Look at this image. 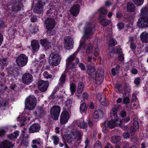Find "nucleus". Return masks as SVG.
<instances>
[{
    "instance_id": "36",
    "label": "nucleus",
    "mask_w": 148,
    "mask_h": 148,
    "mask_svg": "<svg viewBox=\"0 0 148 148\" xmlns=\"http://www.w3.org/2000/svg\"><path fill=\"white\" fill-rule=\"evenodd\" d=\"M100 23L103 27H105L110 23V21L104 18H103L100 21Z\"/></svg>"
},
{
    "instance_id": "42",
    "label": "nucleus",
    "mask_w": 148,
    "mask_h": 148,
    "mask_svg": "<svg viewBox=\"0 0 148 148\" xmlns=\"http://www.w3.org/2000/svg\"><path fill=\"white\" fill-rule=\"evenodd\" d=\"M70 89L72 94H73L76 90V86L74 83H72L70 84Z\"/></svg>"
},
{
    "instance_id": "43",
    "label": "nucleus",
    "mask_w": 148,
    "mask_h": 148,
    "mask_svg": "<svg viewBox=\"0 0 148 148\" xmlns=\"http://www.w3.org/2000/svg\"><path fill=\"white\" fill-rule=\"evenodd\" d=\"M72 101L69 99L67 100V101H66V105L68 110H69L71 108L72 106Z\"/></svg>"
},
{
    "instance_id": "39",
    "label": "nucleus",
    "mask_w": 148,
    "mask_h": 148,
    "mask_svg": "<svg viewBox=\"0 0 148 148\" xmlns=\"http://www.w3.org/2000/svg\"><path fill=\"white\" fill-rule=\"evenodd\" d=\"M93 48L92 44L89 43L87 47L86 51V53L87 54H89L92 51Z\"/></svg>"
},
{
    "instance_id": "41",
    "label": "nucleus",
    "mask_w": 148,
    "mask_h": 148,
    "mask_svg": "<svg viewBox=\"0 0 148 148\" xmlns=\"http://www.w3.org/2000/svg\"><path fill=\"white\" fill-rule=\"evenodd\" d=\"M87 107L86 104L85 103H83L80 105V110L82 112H84L87 110Z\"/></svg>"
},
{
    "instance_id": "31",
    "label": "nucleus",
    "mask_w": 148,
    "mask_h": 148,
    "mask_svg": "<svg viewBox=\"0 0 148 148\" xmlns=\"http://www.w3.org/2000/svg\"><path fill=\"white\" fill-rule=\"evenodd\" d=\"M119 51V49L114 48L113 49H112L110 50V52L108 53V55L109 57H113L114 55V53H117Z\"/></svg>"
},
{
    "instance_id": "56",
    "label": "nucleus",
    "mask_w": 148,
    "mask_h": 148,
    "mask_svg": "<svg viewBox=\"0 0 148 148\" xmlns=\"http://www.w3.org/2000/svg\"><path fill=\"white\" fill-rule=\"evenodd\" d=\"M123 121L121 122L120 119L118 118L115 120V122L117 124H119V125H121L122 123H123Z\"/></svg>"
},
{
    "instance_id": "16",
    "label": "nucleus",
    "mask_w": 148,
    "mask_h": 148,
    "mask_svg": "<svg viewBox=\"0 0 148 148\" xmlns=\"http://www.w3.org/2000/svg\"><path fill=\"white\" fill-rule=\"evenodd\" d=\"M23 7V3L20 2H18L16 4H14L12 6V12L17 13L18 11H20Z\"/></svg>"
},
{
    "instance_id": "57",
    "label": "nucleus",
    "mask_w": 148,
    "mask_h": 148,
    "mask_svg": "<svg viewBox=\"0 0 148 148\" xmlns=\"http://www.w3.org/2000/svg\"><path fill=\"white\" fill-rule=\"evenodd\" d=\"M5 27V25L4 21L0 20V28H3Z\"/></svg>"
},
{
    "instance_id": "58",
    "label": "nucleus",
    "mask_w": 148,
    "mask_h": 148,
    "mask_svg": "<svg viewBox=\"0 0 148 148\" xmlns=\"http://www.w3.org/2000/svg\"><path fill=\"white\" fill-rule=\"evenodd\" d=\"M134 125L135 129H138L139 128V123L137 121H134Z\"/></svg>"
},
{
    "instance_id": "62",
    "label": "nucleus",
    "mask_w": 148,
    "mask_h": 148,
    "mask_svg": "<svg viewBox=\"0 0 148 148\" xmlns=\"http://www.w3.org/2000/svg\"><path fill=\"white\" fill-rule=\"evenodd\" d=\"M42 142L38 141V148H42Z\"/></svg>"
},
{
    "instance_id": "29",
    "label": "nucleus",
    "mask_w": 148,
    "mask_h": 148,
    "mask_svg": "<svg viewBox=\"0 0 148 148\" xmlns=\"http://www.w3.org/2000/svg\"><path fill=\"white\" fill-rule=\"evenodd\" d=\"M19 132L16 131L14 132L13 134H11L8 135V137L10 140H12L14 138H16L18 136Z\"/></svg>"
},
{
    "instance_id": "46",
    "label": "nucleus",
    "mask_w": 148,
    "mask_h": 148,
    "mask_svg": "<svg viewBox=\"0 0 148 148\" xmlns=\"http://www.w3.org/2000/svg\"><path fill=\"white\" fill-rule=\"evenodd\" d=\"M99 11L103 15H106L107 13L106 10L103 7L100 8L99 10Z\"/></svg>"
},
{
    "instance_id": "13",
    "label": "nucleus",
    "mask_w": 148,
    "mask_h": 148,
    "mask_svg": "<svg viewBox=\"0 0 148 148\" xmlns=\"http://www.w3.org/2000/svg\"><path fill=\"white\" fill-rule=\"evenodd\" d=\"M116 125L115 121L111 120V121L105 122L103 124V131L108 130V128H114Z\"/></svg>"
},
{
    "instance_id": "10",
    "label": "nucleus",
    "mask_w": 148,
    "mask_h": 148,
    "mask_svg": "<svg viewBox=\"0 0 148 148\" xmlns=\"http://www.w3.org/2000/svg\"><path fill=\"white\" fill-rule=\"evenodd\" d=\"M49 83L47 81L40 80L38 83V87L39 89L41 92H45L48 87Z\"/></svg>"
},
{
    "instance_id": "22",
    "label": "nucleus",
    "mask_w": 148,
    "mask_h": 148,
    "mask_svg": "<svg viewBox=\"0 0 148 148\" xmlns=\"http://www.w3.org/2000/svg\"><path fill=\"white\" fill-rule=\"evenodd\" d=\"M46 0H40V2L38 4V13L41 14L43 11V5L46 1Z\"/></svg>"
},
{
    "instance_id": "15",
    "label": "nucleus",
    "mask_w": 148,
    "mask_h": 148,
    "mask_svg": "<svg viewBox=\"0 0 148 148\" xmlns=\"http://www.w3.org/2000/svg\"><path fill=\"white\" fill-rule=\"evenodd\" d=\"M47 29H51L54 27L55 25V21L53 19L47 18L45 21Z\"/></svg>"
},
{
    "instance_id": "14",
    "label": "nucleus",
    "mask_w": 148,
    "mask_h": 148,
    "mask_svg": "<svg viewBox=\"0 0 148 148\" xmlns=\"http://www.w3.org/2000/svg\"><path fill=\"white\" fill-rule=\"evenodd\" d=\"M32 76L31 74L26 73L23 75L22 77V81L24 84H29L32 82Z\"/></svg>"
},
{
    "instance_id": "50",
    "label": "nucleus",
    "mask_w": 148,
    "mask_h": 148,
    "mask_svg": "<svg viewBox=\"0 0 148 148\" xmlns=\"http://www.w3.org/2000/svg\"><path fill=\"white\" fill-rule=\"evenodd\" d=\"M1 105H0V107L4 106L5 107L7 106L8 104V102L7 101L5 100H3L1 99Z\"/></svg>"
},
{
    "instance_id": "24",
    "label": "nucleus",
    "mask_w": 148,
    "mask_h": 148,
    "mask_svg": "<svg viewBox=\"0 0 148 148\" xmlns=\"http://www.w3.org/2000/svg\"><path fill=\"white\" fill-rule=\"evenodd\" d=\"M140 38L143 42H148V33L145 32H143L140 36Z\"/></svg>"
},
{
    "instance_id": "30",
    "label": "nucleus",
    "mask_w": 148,
    "mask_h": 148,
    "mask_svg": "<svg viewBox=\"0 0 148 148\" xmlns=\"http://www.w3.org/2000/svg\"><path fill=\"white\" fill-rule=\"evenodd\" d=\"M37 124H33L29 128V132L30 133H33L37 132Z\"/></svg>"
},
{
    "instance_id": "20",
    "label": "nucleus",
    "mask_w": 148,
    "mask_h": 148,
    "mask_svg": "<svg viewBox=\"0 0 148 148\" xmlns=\"http://www.w3.org/2000/svg\"><path fill=\"white\" fill-rule=\"evenodd\" d=\"M135 132V131L134 128L132 127H131L130 129H129L128 130L127 132H125L123 133V136L125 138H129L130 135H133V134Z\"/></svg>"
},
{
    "instance_id": "25",
    "label": "nucleus",
    "mask_w": 148,
    "mask_h": 148,
    "mask_svg": "<svg viewBox=\"0 0 148 148\" xmlns=\"http://www.w3.org/2000/svg\"><path fill=\"white\" fill-rule=\"evenodd\" d=\"M84 87V84L82 82H80L78 84L77 90L78 93L80 94L82 93Z\"/></svg>"
},
{
    "instance_id": "26",
    "label": "nucleus",
    "mask_w": 148,
    "mask_h": 148,
    "mask_svg": "<svg viewBox=\"0 0 148 148\" xmlns=\"http://www.w3.org/2000/svg\"><path fill=\"white\" fill-rule=\"evenodd\" d=\"M103 112L100 110L98 109L94 113L93 116V117L95 119H97L99 117L102 115Z\"/></svg>"
},
{
    "instance_id": "59",
    "label": "nucleus",
    "mask_w": 148,
    "mask_h": 148,
    "mask_svg": "<svg viewBox=\"0 0 148 148\" xmlns=\"http://www.w3.org/2000/svg\"><path fill=\"white\" fill-rule=\"evenodd\" d=\"M47 30V34L49 36L53 35L55 33V31L51 30V29Z\"/></svg>"
},
{
    "instance_id": "1",
    "label": "nucleus",
    "mask_w": 148,
    "mask_h": 148,
    "mask_svg": "<svg viewBox=\"0 0 148 148\" xmlns=\"http://www.w3.org/2000/svg\"><path fill=\"white\" fill-rule=\"evenodd\" d=\"M95 23H87L83 32V35L80 40V43L79 48H85V41L90 38L91 36L95 31Z\"/></svg>"
},
{
    "instance_id": "48",
    "label": "nucleus",
    "mask_w": 148,
    "mask_h": 148,
    "mask_svg": "<svg viewBox=\"0 0 148 148\" xmlns=\"http://www.w3.org/2000/svg\"><path fill=\"white\" fill-rule=\"evenodd\" d=\"M130 99L128 97H126L123 98V102L125 104H127L129 103Z\"/></svg>"
},
{
    "instance_id": "35",
    "label": "nucleus",
    "mask_w": 148,
    "mask_h": 148,
    "mask_svg": "<svg viewBox=\"0 0 148 148\" xmlns=\"http://www.w3.org/2000/svg\"><path fill=\"white\" fill-rule=\"evenodd\" d=\"M51 139L53 142V143L55 145H58L59 142V138L56 135H53L51 137Z\"/></svg>"
},
{
    "instance_id": "17",
    "label": "nucleus",
    "mask_w": 148,
    "mask_h": 148,
    "mask_svg": "<svg viewBox=\"0 0 148 148\" xmlns=\"http://www.w3.org/2000/svg\"><path fill=\"white\" fill-rule=\"evenodd\" d=\"M14 145L11 142L6 140L2 142L0 145V148H12Z\"/></svg>"
},
{
    "instance_id": "33",
    "label": "nucleus",
    "mask_w": 148,
    "mask_h": 148,
    "mask_svg": "<svg viewBox=\"0 0 148 148\" xmlns=\"http://www.w3.org/2000/svg\"><path fill=\"white\" fill-rule=\"evenodd\" d=\"M8 73V74L12 76L14 75L15 72V68L14 67H12L7 68Z\"/></svg>"
},
{
    "instance_id": "55",
    "label": "nucleus",
    "mask_w": 148,
    "mask_h": 148,
    "mask_svg": "<svg viewBox=\"0 0 148 148\" xmlns=\"http://www.w3.org/2000/svg\"><path fill=\"white\" fill-rule=\"evenodd\" d=\"M124 25L123 23H120L117 24V26L120 30H121L124 27Z\"/></svg>"
},
{
    "instance_id": "51",
    "label": "nucleus",
    "mask_w": 148,
    "mask_h": 148,
    "mask_svg": "<svg viewBox=\"0 0 148 148\" xmlns=\"http://www.w3.org/2000/svg\"><path fill=\"white\" fill-rule=\"evenodd\" d=\"M51 43L48 41L46 43L45 46V48L46 49H49L51 48Z\"/></svg>"
},
{
    "instance_id": "11",
    "label": "nucleus",
    "mask_w": 148,
    "mask_h": 148,
    "mask_svg": "<svg viewBox=\"0 0 148 148\" xmlns=\"http://www.w3.org/2000/svg\"><path fill=\"white\" fill-rule=\"evenodd\" d=\"M137 25L140 27L145 28L148 27V17H140L137 22Z\"/></svg>"
},
{
    "instance_id": "27",
    "label": "nucleus",
    "mask_w": 148,
    "mask_h": 148,
    "mask_svg": "<svg viewBox=\"0 0 148 148\" xmlns=\"http://www.w3.org/2000/svg\"><path fill=\"white\" fill-rule=\"evenodd\" d=\"M129 42H130V47L131 49L133 50L135 49L136 48V44L134 43V38L130 37Z\"/></svg>"
},
{
    "instance_id": "2",
    "label": "nucleus",
    "mask_w": 148,
    "mask_h": 148,
    "mask_svg": "<svg viewBox=\"0 0 148 148\" xmlns=\"http://www.w3.org/2000/svg\"><path fill=\"white\" fill-rule=\"evenodd\" d=\"M87 67V72L88 74L95 80L97 84H101L104 78V71L103 70L101 69L96 72L95 69L92 66H88Z\"/></svg>"
},
{
    "instance_id": "21",
    "label": "nucleus",
    "mask_w": 148,
    "mask_h": 148,
    "mask_svg": "<svg viewBox=\"0 0 148 148\" xmlns=\"http://www.w3.org/2000/svg\"><path fill=\"white\" fill-rule=\"evenodd\" d=\"M127 11L128 12H133L136 10L135 7L132 2H129L127 5Z\"/></svg>"
},
{
    "instance_id": "3",
    "label": "nucleus",
    "mask_w": 148,
    "mask_h": 148,
    "mask_svg": "<svg viewBox=\"0 0 148 148\" xmlns=\"http://www.w3.org/2000/svg\"><path fill=\"white\" fill-rule=\"evenodd\" d=\"M83 133L79 130H76L68 134L64 135L62 137V140L64 144L68 143L71 144L72 142L77 139V141H80L81 139V137Z\"/></svg>"
},
{
    "instance_id": "47",
    "label": "nucleus",
    "mask_w": 148,
    "mask_h": 148,
    "mask_svg": "<svg viewBox=\"0 0 148 148\" xmlns=\"http://www.w3.org/2000/svg\"><path fill=\"white\" fill-rule=\"evenodd\" d=\"M21 119L19 120L20 121L21 125H24L26 123V119H23L22 118L18 117V119L19 120L20 119Z\"/></svg>"
},
{
    "instance_id": "12",
    "label": "nucleus",
    "mask_w": 148,
    "mask_h": 148,
    "mask_svg": "<svg viewBox=\"0 0 148 148\" xmlns=\"http://www.w3.org/2000/svg\"><path fill=\"white\" fill-rule=\"evenodd\" d=\"M69 118L68 112L66 111H64L61 113L60 116V123L62 124L66 123Z\"/></svg>"
},
{
    "instance_id": "44",
    "label": "nucleus",
    "mask_w": 148,
    "mask_h": 148,
    "mask_svg": "<svg viewBox=\"0 0 148 148\" xmlns=\"http://www.w3.org/2000/svg\"><path fill=\"white\" fill-rule=\"evenodd\" d=\"M135 4L138 6L141 5L143 3L144 0H133Z\"/></svg>"
},
{
    "instance_id": "37",
    "label": "nucleus",
    "mask_w": 148,
    "mask_h": 148,
    "mask_svg": "<svg viewBox=\"0 0 148 148\" xmlns=\"http://www.w3.org/2000/svg\"><path fill=\"white\" fill-rule=\"evenodd\" d=\"M121 139V138L120 136H113L112 138V142L113 143H115L120 141Z\"/></svg>"
},
{
    "instance_id": "5",
    "label": "nucleus",
    "mask_w": 148,
    "mask_h": 148,
    "mask_svg": "<svg viewBox=\"0 0 148 148\" xmlns=\"http://www.w3.org/2000/svg\"><path fill=\"white\" fill-rule=\"evenodd\" d=\"M37 103L36 98L33 95H30L26 99L25 107L30 110H32L36 106Z\"/></svg>"
},
{
    "instance_id": "63",
    "label": "nucleus",
    "mask_w": 148,
    "mask_h": 148,
    "mask_svg": "<svg viewBox=\"0 0 148 148\" xmlns=\"http://www.w3.org/2000/svg\"><path fill=\"white\" fill-rule=\"evenodd\" d=\"M79 66L82 70H84L85 69V66L82 63L79 64Z\"/></svg>"
},
{
    "instance_id": "32",
    "label": "nucleus",
    "mask_w": 148,
    "mask_h": 148,
    "mask_svg": "<svg viewBox=\"0 0 148 148\" xmlns=\"http://www.w3.org/2000/svg\"><path fill=\"white\" fill-rule=\"evenodd\" d=\"M66 75L63 73L61 75L59 79V82L58 84L60 85H62L63 84L65 83L66 80Z\"/></svg>"
},
{
    "instance_id": "64",
    "label": "nucleus",
    "mask_w": 148,
    "mask_h": 148,
    "mask_svg": "<svg viewBox=\"0 0 148 148\" xmlns=\"http://www.w3.org/2000/svg\"><path fill=\"white\" fill-rule=\"evenodd\" d=\"M3 40V35L0 33V46L1 45Z\"/></svg>"
},
{
    "instance_id": "45",
    "label": "nucleus",
    "mask_w": 148,
    "mask_h": 148,
    "mask_svg": "<svg viewBox=\"0 0 148 148\" xmlns=\"http://www.w3.org/2000/svg\"><path fill=\"white\" fill-rule=\"evenodd\" d=\"M94 148H101V143L99 140L96 141L94 145Z\"/></svg>"
},
{
    "instance_id": "38",
    "label": "nucleus",
    "mask_w": 148,
    "mask_h": 148,
    "mask_svg": "<svg viewBox=\"0 0 148 148\" xmlns=\"http://www.w3.org/2000/svg\"><path fill=\"white\" fill-rule=\"evenodd\" d=\"M77 124L79 127L83 129H85L87 126V124H85L83 121H78Z\"/></svg>"
},
{
    "instance_id": "34",
    "label": "nucleus",
    "mask_w": 148,
    "mask_h": 148,
    "mask_svg": "<svg viewBox=\"0 0 148 148\" xmlns=\"http://www.w3.org/2000/svg\"><path fill=\"white\" fill-rule=\"evenodd\" d=\"M31 46L32 49L35 52L37 50V42L36 40H32L31 42Z\"/></svg>"
},
{
    "instance_id": "18",
    "label": "nucleus",
    "mask_w": 148,
    "mask_h": 148,
    "mask_svg": "<svg viewBox=\"0 0 148 148\" xmlns=\"http://www.w3.org/2000/svg\"><path fill=\"white\" fill-rule=\"evenodd\" d=\"M79 9V6L78 4L74 5L70 10L71 13L75 16H76L78 14Z\"/></svg>"
},
{
    "instance_id": "60",
    "label": "nucleus",
    "mask_w": 148,
    "mask_h": 148,
    "mask_svg": "<svg viewBox=\"0 0 148 148\" xmlns=\"http://www.w3.org/2000/svg\"><path fill=\"white\" fill-rule=\"evenodd\" d=\"M94 55L95 58L97 57L99 55V52L98 49L96 48V49L94 52Z\"/></svg>"
},
{
    "instance_id": "19",
    "label": "nucleus",
    "mask_w": 148,
    "mask_h": 148,
    "mask_svg": "<svg viewBox=\"0 0 148 148\" xmlns=\"http://www.w3.org/2000/svg\"><path fill=\"white\" fill-rule=\"evenodd\" d=\"M118 110V107L114 108H112V109L110 112V117L111 118V120L115 121L117 118V112Z\"/></svg>"
},
{
    "instance_id": "52",
    "label": "nucleus",
    "mask_w": 148,
    "mask_h": 148,
    "mask_svg": "<svg viewBox=\"0 0 148 148\" xmlns=\"http://www.w3.org/2000/svg\"><path fill=\"white\" fill-rule=\"evenodd\" d=\"M5 132L2 128H0V137H3L5 135Z\"/></svg>"
},
{
    "instance_id": "6",
    "label": "nucleus",
    "mask_w": 148,
    "mask_h": 148,
    "mask_svg": "<svg viewBox=\"0 0 148 148\" xmlns=\"http://www.w3.org/2000/svg\"><path fill=\"white\" fill-rule=\"evenodd\" d=\"M61 58L58 54L56 52L51 53L49 58V63L52 66L58 65L60 61Z\"/></svg>"
},
{
    "instance_id": "23",
    "label": "nucleus",
    "mask_w": 148,
    "mask_h": 148,
    "mask_svg": "<svg viewBox=\"0 0 148 148\" xmlns=\"http://www.w3.org/2000/svg\"><path fill=\"white\" fill-rule=\"evenodd\" d=\"M140 17L148 16V6L143 7L141 10Z\"/></svg>"
},
{
    "instance_id": "9",
    "label": "nucleus",
    "mask_w": 148,
    "mask_h": 148,
    "mask_svg": "<svg viewBox=\"0 0 148 148\" xmlns=\"http://www.w3.org/2000/svg\"><path fill=\"white\" fill-rule=\"evenodd\" d=\"M64 47L67 49H72L74 45L73 40L71 36H66L64 39Z\"/></svg>"
},
{
    "instance_id": "4",
    "label": "nucleus",
    "mask_w": 148,
    "mask_h": 148,
    "mask_svg": "<svg viewBox=\"0 0 148 148\" xmlns=\"http://www.w3.org/2000/svg\"><path fill=\"white\" fill-rule=\"evenodd\" d=\"M76 54V53H74L73 55L71 56L67 59L66 62V69H74L75 66L79 62L78 59L75 56V55Z\"/></svg>"
},
{
    "instance_id": "40",
    "label": "nucleus",
    "mask_w": 148,
    "mask_h": 148,
    "mask_svg": "<svg viewBox=\"0 0 148 148\" xmlns=\"http://www.w3.org/2000/svg\"><path fill=\"white\" fill-rule=\"evenodd\" d=\"M116 42L114 39H112L110 40L108 46L109 47H112L114 46L116 44Z\"/></svg>"
},
{
    "instance_id": "7",
    "label": "nucleus",
    "mask_w": 148,
    "mask_h": 148,
    "mask_svg": "<svg viewBox=\"0 0 148 148\" xmlns=\"http://www.w3.org/2000/svg\"><path fill=\"white\" fill-rule=\"evenodd\" d=\"M61 108L59 106H54L51 109L50 115L52 118L54 120H57L58 118Z\"/></svg>"
},
{
    "instance_id": "28",
    "label": "nucleus",
    "mask_w": 148,
    "mask_h": 148,
    "mask_svg": "<svg viewBox=\"0 0 148 148\" xmlns=\"http://www.w3.org/2000/svg\"><path fill=\"white\" fill-rule=\"evenodd\" d=\"M38 109V117L42 118L45 114V112L43 108L42 107H39Z\"/></svg>"
},
{
    "instance_id": "54",
    "label": "nucleus",
    "mask_w": 148,
    "mask_h": 148,
    "mask_svg": "<svg viewBox=\"0 0 148 148\" xmlns=\"http://www.w3.org/2000/svg\"><path fill=\"white\" fill-rule=\"evenodd\" d=\"M105 98H103L102 99V97H101L100 99H99V101L100 103L103 106H106V103L105 102Z\"/></svg>"
},
{
    "instance_id": "61",
    "label": "nucleus",
    "mask_w": 148,
    "mask_h": 148,
    "mask_svg": "<svg viewBox=\"0 0 148 148\" xmlns=\"http://www.w3.org/2000/svg\"><path fill=\"white\" fill-rule=\"evenodd\" d=\"M140 79L139 77H137L134 80V83L136 84H138L140 83Z\"/></svg>"
},
{
    "instance_id": "53",
    "label": "nucleus",
    "mask_w": 148,
    "mask_h": 148,
    "mask_svg": "<svg viewBox=\"0 0 148 148\" xmlns=\"http://www.w3.org/2000/svg\"><path fill=\"white\" fill-rule=\"evenodd\" d=\"M48 41L46 39H41L40 40V43L41 45L44 46L45 45Z\"/></svg>"
},
{
    "instance_id": "49",
    "label": "nucleus",
    "mask_w": 148,
    "mask_h": 148,
    "mask_svg": "<svg viewBox=\"0 0 148 148\" xmlns=\"http://www.w3.org/2000/svg\"><path fill=\"white\" fill-rule=\"evenodd\" d=\"M43 75L47 79L51 78L52 77V75L49 74L47 72H45Z\"/></svg>"
},
{
    "instance_id": "8",
    "label": "nucleus",
    "mask_w": 148,
    "mask_h": 148,
    "mask_svg": "<svg viewBox=\"0 0 148 148\" xmlns=\"http://www.w3.org/2000/svg\"><path fill=\"white\" fill-rule=\"evenodd\" d=\"M16 61L18 66L23 67L26 65L28 61V58L25 55L21 54L17 58Z\"/></svg>"
}]
</instances>
